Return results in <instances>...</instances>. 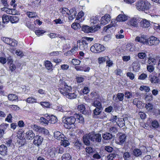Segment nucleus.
Instances as JSON below:
<instances>
[{"label":"nucleus","mask_w":160,"mask_h":160,"mask_svg":"<svg viewBox=\"0 0 160 160\" xmlns=\"http://www.w3.org/2000/svg\"><path fill=\"white\" fill-rule=\"evenodd\" d=\"M58 90L60 93L64 96H66L69 92H71L72 88L71 86H68L65 82L60 80L58 82Z\"/></svg>","instance_id":"nucleus-1"},{"label":"nucleus","mask_w":160,"mask_h":160,"mask_svg":"<svg viewBox=\"0 0 160 160\" xmlns=\"http://www.w3.org/2000/svg\"><path fill=\"white\" fill-rule=\"evenodd\" d=\"M76 121V118L73 116L68 117L65 118H63L62 120L64 127L67 129L74 128Z\"/></svg>","instance_id":"nucleus-2"},{"label":"nucleus","mask_w":160,"mask_h":160,"mask_svg":"<svg viewBox=\"0 0 160 160\" xmlns=\"http://www.w3.org/2000/svg\"><path fill=\"white\" fill-rule=\"evenodd\" d=\"M136 8L139 11H145L149 9L151 7V4L148 2L140 0L135 3Z\"/></svg>","instance_id":"nucleus-3"},{"label":"nucleus","mask_w":160,"mask_h":160,"mask_svg":"<svg viewBox=\"0 0 160 160\" xmlns=\"http://www.w3.org/2000/svg\"><path fill=\"white\" fill-rule=\"evenodd\" d=\"M102 109L95 108L93 111L92 116L95 119H103L106 117V114L103 112L102 113Z\"/></svg>","instance_id":"nucleus-4"},{"label":"nucleus","mask_w":160,"mask_h":160,"mask_svg":"<svg viewBox=\"0 0 160 160\" xmlns=\"http://www.w3.org/2000/svg\"><path fill=\"white\" fill-rule=\"evenodd\" d=\"M105 47L99 43H95L91 46L90 50L91 52L95 53H99L105 50Z\"/></svg>","instance_id":"nucleus-5"},{"label":"nucleus","mask_w":160,"mask_h":160,"mask_svg":"<svg viewBox=\"0 0 160 160\" xmlns=\"http://www.w3.org/2000/svg\"><path fill=\"white\" fill-rule=\"evenodd\" d=\"M160 41L158 38L153 36H151L147 39V44L150 45H157L158 44Z\"/></svg>","instance_id":"nucleus-6"},{"label":"nucleus","mask_w":160,"mask_h":160,"mask_svg":"<svg viewBox=\"0 0 160 160\" xmlns=\"http://www.w3.org/2000/svg\"><path fill=\"white\" fill-rule=\"evenodd\" d=\"M90 133L91 141L92 142H100L101 141L102 137L100 134H95L92 132Z\"/></svg>","instance_id":"nucleus-7"},{"label":"nucleus","mask_w":160,"mask_h":160,"mask_svg":"<svg viewBox=\"0 0 160 160\" xmlns=\"http://www.w3.org/2000/svg\"><path fill=\"white\" fill-rule=\"evenodd\" d=\"M85 40L82 39L81 41H78V43L79 44V48L81 50L88 49V43Z\"/></svg>","instance_id":"nucleus-8"},{"label":"nucleus","mask_w":160,"mask_h":160,"mask_svg":"<svg viewBox=\"0 0 160 160\" xmlns=\"http://www.w3.org/2000/svg\"><path fill=\"white\" fill-rule=\"evenodd\" d=\"M124 95L123 93H118L117 94L116 97L114 95L112 99L113 100L116 102H118L120 101H122L124 99Z\"/></svg>","instance_id":"nucleus-9"},{"label":"nucleus","mask_w":160,"mask_h":160,"mask_svg":"<svg viewBox=\"0 0 160 160\" xmlns=\"http://www.w3.org/2000/svg\"><path fill=\"white\" fill-rule=\"evenodd\" d=\"M126 136L125 134L121 133L119 135L118 142L117 143L120 145H122L125 143L126 139Z\"/></svg>","instance_id":"nucleus-10"},{"label":"nucleus","mask_w":160,"mask_h":160,"mask_svg":"<svg viewBox=\"0 0 160 160\" xmlns=\"http://www.w3.org/2000/svg\"><path fill=\"white\" fill-rule=\"evenodd\" d=\"M117 26L116 23L114 22V20L113 21H112L111 23L109 25H108L106 26L105 27L103 28V30L106 32H107L108 30L110 31L111 30H112L115 28V27Z\"/></svg>","instance_id":"nucleus-11"},{"label":"nucleus","mask_w":160,"mask_h":160,"mask_svg":"<svg viewBox=\"0 0 160 160\" xmlns=\"http://www.w3.org/2000/svg\"><path fill=\"white\" fill-rule=\"evenodd\" d=\"M43 140V138L42 137L39 135H36L34 138L33 143L35 145L39 146L41 144Z\"/></svg>","instance_id":"nucleus-12"},{"label":"nucleus","mask_w":160,"mask_h":160,"mask_svg":"<svg viewBox=\"0 0 160 160\" xmlns=\"http://www.w3.org/2000/svg\"><path fill=\"white\" fill-rule=\"evenodd\" d=\"M110 16L109 14H106L101 19V24L105 25L110 21Z\"/></svg>","instance_id":"nucleus-13"},{"label":"nucleus","mask_w":160,"mask_h":160,"mask_svg":"<svg viewBox=\"0 0 160 160\" xmlns=\"http://www.w3.org/2000/svg\"><path fill=\"white\" fill-rule=\"evenodd\" d=\"M82 31L86 33L93 32L96 31V29L93 30L92 27L87 25L82 26Z\"/></svg>","instance_id":"nucleus-14"},{"label":"nucleus","mask_w":160,"mask_h":160,"mask_svg":"<svg viewBox=\"0 0 160 160\" xmlns=\"http://www.w3.org/2000/svg\"><path fill=\"white\" fill-rule=\"evenodd\" d=\"M90 134L89 133L88 134H86L83 137V140L84 143L85 145L87 146H89L90 145V140L91 141V137H90Z\"/></svg>","instance_id":"nucleus-15"},{"label":"nucleus","mask_w":160,"mask_h":160,"mask_svg":"<svg viewBox=\"0 0 160 160\" xmlns=\"http://www.w3.org/2000/svg\"><path fill=\"white\" fill-rule=\"evenodd\" d=\"M128 19V17L123 14H120L117 17L116 20L114 21L115 22L116 21L119 22H124Z\"/></svg>","instance_id":"nucleus-16"},{"label":"nucleus","mask_w":160,"mask_h":160,"mask_svg":"<svg viewBox=\"0 0 160 160\" xmlns=\"http://www.w3.org/2000/svg\"><path fill=\"white\" fill-rule=\"evenodd\" d=\"M135 41L147 44V39L146 36L142 35L141 37L137 36L136 37Z\"/></svg>","instance_id":"nucleus-17"},{"label":"nucleus","mask_w":160,"mask_h":160,"mask_svg":"<svg viewBox=\"0 0 160 160\" xmlns=\"http://www.w3.org/2000/svg\"><path fill=\"white\" fill-rule=\"evenodd\" d=\"M34 133L32 130H29L25 133V137L27 139L32 140L35 137Z\"/></svg>","instance_id":"nucleus-18"},{"label":"nucleus","mask_w":160,"mask_h":160,"mask_svg":"<svg viewBox=\"0 0 160 160\" xmlns=\"http://www.w3.org/2000/svg\"><path fill=\"white\" fill-rule=\"evenodd\" d=\"M57 150L54 148H50L48 150V153L50 157L52 158L54 157L56 155Z\"/></svg>","instance_id":"nucleus-19"},{"label":"nucleus","mask_w":160,"mask_h":160,"mask_svg":"<svg viewBox=\"0 0 160 160\" xmlns=\"http://www.w3.org/2000/svg\"><path fill=\"white\" fill-rule=\"evenodd\" d=\"M138 20L136 18H132L128 21V24L130 26L137 27L138 24Z\"/></svg>","instance_id":"nucleus-20"},{"label":"nucleus","mask_w":160,"mask_h":160,"mask_svg":"<svg viewBox=\"0 0 160 160\" xmlns=\"http://www.w3.org/2000/svg\"><path fill=\"white\" fill-rule=\"evenodd\" d=\"M7 147L4 144L0 146V154L4 156L7 154Z\"/></svg>","instance_id":"nucleus-21"},{"label":"nucleus","mask_w":160,"mask_h":160,"mask_svg":"<svg viewBox=\"0 0 160 160\" xmlns=\"http://www.w3.org/2000/svg\"><path fill=\"white\" fill-rule=\"evenodd\" d=\"M54 137L55 138L58 140L62 141V139L65 137L64 135L61 133L59 131H56L54 133Z\"/></svg>","instance_id":"nucleus-22"},{"label":"nucleus","mask_w":160,"mask_h":160,"mask_svg":"<svg viewBox=\"0 0 160 160\" xmlns=\"http://www.w3.org/2000/svg\"><path fill=\"white\" fill-rule=\"evenodd\" d=\"M78 111L84 115H86L88 113V111L86 110L83 104L79 105L78 106Z\"/></svg>","instance_id":"nucleus-23"},{"label":"nucleus","mask_w":160,"mask_h":160,"mask_svg":"<svg viewBox=\"0 0 160 160\" xmlns=\"http://www.w3.org/2000/svg\"><path fill=\"white\" fill-rule=\"evenodd\" d=\"M102 137L105 140H109L114 136L110 133L106 132L102 135Z\"/></svg>","instance_id":"nucleus-24"},{"label":"nucleus","mask_w":160,"mask_h":160,"mask_svg":"<svg viewBox=\"0 0 160 160\" xmlns=\"http://www.w3.org/2000/svg\"><path fill=\"white\" fill-rule=\"evenodd\" d=\"M92 105L95 107L96 108L102 109L101 103L99 100H95L93 103Z\"/></svg>","instance_id":"nucleus-25"},{"label":"nucleus","mask_w":160,"mask_h":160,"mask_svg":"<svg viewBox=\"0 0 160 160\" xmlns=\"http://www.w3.org/2000/svg\"><path fill=\"white\" fill-rule=\"evenodd\" d=\"M150 23L146 19L143 20L141 22V25L144 28H147L149 27Z\"/></svg>","instance_id":"nucleus-26"},{"label":"nucleus","mask_w":160,"mask_h":160,"mask_svg":"<svg viewBox=\"0 0 160 160\" xmlns=\"http://www.w3.org/2000/svg\"><path fill=\"white\" fill-rule=\"evenodd\" d=\"M117 124L120 128H122L125 125V121L122 118H119L117 122Z\"/></svg>","instance_id":"nucleus-27"},{"label":"nucleus","mask_w":160,"mask_h":160,"mask_svg":"<svg viewBox=\"0 0 160 160\" xmlns=\"http://www.w3.org/2000/svg\"><path fill=\"white\" fill-rule=\"evenodd\" d=\"M133 155L136 157L140 156L142 154V152L141 150L139 149H134L132 152Z\"/></svg>","instance_id":"nucleus-28"},{"label":"nucleus","mask_w":160,"mask_h":160,"mask_svg":"<svg viewBox=\"0 0 160 160\" xmlns=\"http://www.w3.org/2000/svg\"><path fill=\"white\" fill-rule=\"evenodd\" d=\"M8 98L9 100L12 101H16L18 100L17 96L16 94H9L8 96Z\"/></svg>","instance_id":"nucleus-29"},{"label":"nucleus","mask_w":160,"mask_h":160,"mask_svg":"<svg viewBox=\"0 0 160 160\" xmlns=\"http://www.w3.org/2000/svg\"><path fill=\"white\" fill-rule=\"evenodd\" d=\"M71 158V156L68 153L63 154L62 157V160H72Z\"/></svg>","instance_id":"nucleus-30"},{"label":"nucleus","mask_w":160,"mask_h":160,"mask_svg":"<svg viewBox=\"0 0 160 160\" xmlns=\"http://www.w3.org/2000/svg\"><path fill=\"white\" fill-rule=\"evenodd\" d=\"M10 21L12 23H15L18 22L19 19L18 17L16 16H11L9 17Z\"/></svg>","instance_id":"nucleus-31"},{"label":"nucleus","mask_w":160,"mask_h":160,"mask_svg":"<svg viewBox=\"0 0 160 160\" xmlns=\"http://www.w3.org/2000/svg\"><path fill=\"white\" fill-rule=\"evenodd\" d=\"M45 67L47 69L49 70L52 69V66L51 62L50 61H46L45 62Z\"/></svg>","instance_id":"nucleus-32"},{"label":"nucleus","mask_w":160,"mask_h":160,"mask_svg":"<svg viewBox=\"0 0 160 160\" xmlns=\"http://www.w3.org/2000/svg\"><path fill=\"white\" fill-rule=\"evenodd\" d=\"M66 97L69 99H73L76 98L77 95L76 93L74 92L70 93L69 92Z\"/></svg>","instance_id":"nucleus-33"},{"label":"nucleus","mask_w":160,"mask_h":160,"mask_svg":"<svg viewBox=\"0 0 160 160\" xmlns=\"http://www.w3.org/2000/svg\"><path fill=\"white\" fill-rule=\"evenodd\" d=\"M18 42L14 39L10 38L8 44L12 47L16 46L17 45Z\"/></svg>","instance_id":"nucleus-34"},{"label":"nucleus","mask_w":160,"mask_h":160,"mask_svg":"<svg viewBox=\"0 0 160 160\" xmlns=\"http://www.w3.org/2000/svg\"><path fill=\"white\" fill-rule=\"evenodd\" d=\"M108 59V57L106 56L100 57L98 59V62L99 64H101L105 62Z\"/></svg>","instance_id":"nucleus-35"},{"label":"nucleus","mask_w":160,"mask_h":160,"mask_svg":"<svg viewBox=\"0 0 160 160\" xmlns=\"http://www.w3.org/2000/svg\"><path fill=\"white\" fill-rule=\"evenodd\" d=\"M2 11H4L8 14H12L13 12H12V11L13 10V11H15L14 9H10L6 7L2 8Z\"/></svg>","instance_id":"nucleus-36"},{"label":"nucleus","mask_w":160,"mask_h":160,"mask_svg":"<svg viewBox=\"0 0 160 160\" xmlns=\"http://www.w3.org/2000/svg\"><path fill=\"white\" fill-rule=\"evenodd\" d=\"M145 107L148 111H151L153 108V105L152 103L148 102L146 104Z\"/></svg>","instance_id":"nucleus-37"},{"label":"nucleus","mask_w":160,"mask_h":160,"mask_svg":"<svg viewBox=\"0 0 160 160\" xmlns=\"http://www.w3.org/2000/svg\"><path fill=\"white\" fill-rule=\"evenodd\" d=\"M66 137H64V138L62 139V141H61L62 143L61 145H63L64 147H66L69 146L70 144L69 142L66 139Z\"/></svg>","instance_id":"nucleus-38"},{"label":"nucleus","mask_w":160,"mask_h":160,"mask_svg":"<svg viewBox=\"0 0 160 160\" xmlns=\"http://www.w3.org/2000/svg\"><path fill=\"white\" fill-rule=\"evenodd\" d=\"M109 131L110 133L114 135V136H115V134L118 131L117 128L115 127H111L109 129Z\"/></svg>","instance_id":"nucleus-39"},{"label":"nucleus","mask_w":160,"mask_h":160,"mask_svg":"<svg viewBox=\"0 0 160 160\" xmlns=\"http://www.w3.org/2000/svg\"><path fill=\"white\" fill-rule=\"evenodd\" d=\"M38 132L41 133L47 134L48 133V130L44 128L40 127Z\"/></svg>","instance_id":"nucleus-40"},{"label":"nucleus","mask_w":160,"mask_h":160,"mask_svg":"<svg viewBox=\"0 0 160 160\" xmlns=\"http://www.w3.org/2000/svg\"><path fill=\"white\" fill-rule=\"evenodd\" d=\"M123 157L125 160H129L131 158V154L129 152H126L123 154Z\"/></svg>","instance_id":"nucleus-41"},{"label":"nucleus","mask_w":160,"mask_h":160,"mask_svg":"<svg viewBox=\"0 0 160 160\" xmlns=\"http://www.w3.org/2000/svg\"><path fill=\"white\" fill-rule=\"evenodd\" d=\"M28 103H33L34 102H37V99L34 98L32 97H31L28 98L26 101Z\"/></svg>","instance_id":"nucleus-42"},{"label":"nucleus","mask_w":160,"mask_h":160,"mask_svg":"<svg viewBox=\"0 0 160 160\" xmlns=\"http://www.w3.org/2000/svg\"><path fill=\"white\" fill-rule=\"evenodd\" d=\"M150 81L152 83H157L159 82V79L157 77L153 76L151 78Z\"/></svg>","instance_id":"nucleus-43"},{"label":"nucleus","mask_w":160,"mask_h":160,"mask_svg":"<svg viewBox=\"0 0 160 160\" xmlns=\"http://www.w3.org/2000/svg\"><path fill=\"white\" fill-rule=\"evenodd\" d=\"M116 155L114 153L109 154L107 157V160H113L116 157Z\"/></svg>","instance_id":"nucleus-44"},{"label":"nucleus","mask_w":160,"mask_h":160,"mask_svg":"<svg viewBox=\"0 0 160 160\" xmlns=\"http://www.w3.org/2000/svg\"><path fill=\"white\" fill-rule=\"evenodd\" d=\"M77 118L78 120H79L78 122L81 123H83L84 122V118L82 117V115L81 114H77Z\"/></svg>","instance_id":"nucleus-45"},{"label":"nucleus","mask_w":160,"mask_h":160,"mask_svg":"<svg viewBox=\"0 0 160 160\" xmlns=\"http://www.w3.org/2000/svg\"><path fill=\"white\" fill-rule=\"evenodd\" d=\"M82 146V143L79 141H77L74 144V147L77 149H80Z\"/></svg>","instance_id":"nucleus-46"},{"label":"nucleus","mask_w":160,"mask_h":160,"mask_svg":"<svg viewBox=\"0 0 160 160\" xmlns=\"http://www.w3.org/2000/svg\"><path fill=\"white\" fill-rule=\"evenodd\" d=\"M2 20L4 23L8 22L10 21L9 17L7 15H3L2 17Z\"/></svg>","instance_id":"nucleus-47"},{"label":"nucleus","mask_w":160,"mask_h":160,"mask_svg":"<svg viewBox=\"0 0 160 160\" xmlns=\"http://www.w3.org/2000/svg\"><path fill=\"white\" fill-rule=\"evenodd\" d=\"M26 14L29 18H33L36 15V13L33 12H28Z\"/></svg>","instance_id":"nucleus-48"},{"label":"nucleus","mask_w":160,"mask_h":160,"mask_svg":"<svg viewBox=\"0 0 160 160\" xmlns=\"http://www.w3.org/2000/svg\"><path fill=\"white\" fill-rule=\"evenodd\" d=\"M76 13H77L76 11H73L72 12V13H70L68 17L69 20H72L74 19L76 16Z\"/></svg>","instance_id":"nucleus-49"},{"label":"nucleus","mask_w":160,"mask_h":160,"mask_svg":"<svg viewBox=\"0 0 160 160\" xmlns=\"http://www.w3.org/2000/svg\"><path fill=\"white\" fill-rule=\"evenodd\" d=\"M139 89L141 91L144 90L146 92H148L150 90V89L149 87L145 86H141Z\"/></svg>","instance_id":"nucleus-50"},{"label":"nucleus","mask_w":160,"mask_h":160,"mask_svg":"<svg viewBox=\"0 0 160 160\" xmlns=\"http://www.w3.org/2000/svg\"><path fill=\"white\" fill-rule=\"evenodd\" d=\"M50 120V123L54 124L57 122V118L56 116L51 115V117Z\"/></svg>","instance_id":"nucleus-51"},{"label":"nucleus","mask_w":160,"mask_h":160,"mask_svg":"<svg viewBox=\"0 0 160 160\" xmlns=\"http://www.w3.org/2000/svg\"><path fill=\"white\" fill-rule=\"evenodd\" d=\"M148 63L150 65H155L156 64V61L155 59L153 58H149L148 60Z\"/></svg>","instance_id":"nucleus-52"},{"label":"nucleus","mask_w":160,"mask_h":160,"mask_svg":"<svg viewBox=\"0 0 160 160\" xmlns=\"http://www.w3.org/2000/svg\"><path fill=\"white\" fill-rule=\"evenodd\" d=\"M81 62V61L78 59H73L72 60V63L74 65H79Z\"/></svg>","instance_id":"nucleus-53"},{"label":"nucleus","mask_w":160,"mask_h":160,"mask_svg":"<svg viewBox=\"0 0 160 160\" xmlns=\"http://www.w3.org/2000/svg\"><path fill=\"white\" fill-rule=\"evenodd\" d=\"M40 104L41 106L47 108H49L50 105V103L48 102H41Z\"/></svg>","instance_id":"nucleus-54"},{"label":"nucleus","mask_w":160,"mask_h":160,"mask_svg":"<svg viewBox=\"0 0 160 160\" xmlns=\"http://www.w3.org/2000/svg\"><path fill=\"white\" fill-rule=\"evenodd\" d=\"M104 149L108 152H111L113 150V148L109 146H106L104 147Z\"/></svg>","instance_id":"nucleus-55"},{"label":"nucleus","mask_w":160,"mask_h":160,"mask_svg":"<svg viewBox=\"0 0 160 160\" xmlns=\"http://www.w3.org/2000/svg\"><path fill=\"white\" fill-rule=\"evenodd\" d=\"M124 94L125 96V97L127 98L128 99L132 97V94L130 92L128 91H126L125 92Z\"/></svg>","instance_id":"nucleus-56"},{"label":"nucleus","mask_w":160,"mask_h":160,"mask_svg":"<svg viewBox=\"0 0 160 160\" xmlns=\"http://www.w3.org/2000/svg\"><path fill=\"white\" fill-rule=\"evenodd\" d=\"M90 69V68L88 67H80V70L81 71L84 72H88Z\"/></svg>","instance_id":"nucleus-57"},{"label":"nucleus","mask_w":160,"mask_h":160,"mask_svg":"<svg viewBox=\"0 0 160 160\" xmlns=\"http://www.w3.org/2000/svg\"><path fill=\"white\" fill-rule=\"evenodd\" d=\"M31 128L34 131L38 132L40 127L36 124L31 125Z\"/></svg>","instance_id":"nucleus-58"},{"label":"nucleus","mask_w":160,"mask_h":160,"mask_svg":"<svg viewBox=\"0 0 160 160\" xmlns=\"http://www.w3.org/2000/svg\"><path fill=\"white\" fill-rule=\"evenodd\" d=\"M152 126L155 128H157L158 127V122L156 120H154L152 122Z\"/></svg>","instance_id":"nucleus-59"},{"label":"nucleus","mask_w":160,"mask_h":160,"mask_svg":"<svg viewBox=\"0 0 160 160\" xmlns=\"http://www.w3.org/2000/svg\"><path fill=\"white\" fill-rule=\"evenodd\" d=\"M86 151L87 152L90 154L93 152V149L91 147H87L86 148Z\"/></svg>","instance_id":"nucleus-60"},{"label":"nucleus","mask_w":160,"mask_h":160,"mask_svg":"<svg viewBox=\"0 0 160 160\" xmlns=\"http://www.w3.org/2000/svg\"><path fill=\"white\" fill-rule=\"evenodd\" d=\"M135 64V65L133 66V70L135 72L138 71L140 69V65L137 64Z\"/></svg>","instance_id":"nucleus-61"},{"label":"nucleus","mask_w":160,"mask_h":160,"mask_svg":"<svg viewBox=\"0 0 160 160\" xmlns=\"http://www.w3.org/2000/svg\"><path fill=\"white\" fill-rule=\"evenodd\" d=\"M147 69L148 71L149 72H152L154 70V67L152 65L150 64V65L147 66Z\"/></svg>","instance_id":"nucleus-62"},{"label":"nucleus","mask_w":160,"mask_h":160,"mask_svg":"<svg viewBox=\"0 0 160 160\" xmlns=\"http://www.w3.org/2000/svg\"><path fill=\"white\" fill-rule=\"evenodd\" d=\"M61 68L63 70H67L68 69L69 66L67 64H64L61 65Z\"/></svg>","instance_id":"nucleus-63"},{"label":"nucleus","mask_w":160,"mask_h":160,"mask_svg":"<svg viewBox=\"0 0 160 160\" xmlns=\"http://www.w3.org/2000/svg\"><path fill=\"white\" fill-rule=\"evenodd\" d=\"M147 77V74L142 73L138 77V79L140 80H144Z\"/></svg>","instance_id":"nucleus-64"}]
</instances>
